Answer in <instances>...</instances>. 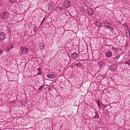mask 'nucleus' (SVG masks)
I'll return each instance as SVG.
<instances>
[{"mask_svg":"<svg viewBox=\"0 0 130 130\" xmlns=\"http://www.w3.org/2000/svg\"><path fill=\"white\" fill-rule=\"evenodd\" d=\"M2 51L0 50V55L2 54Z\"/></svg>","mask_w":130,"mask_h":130,"instance_id":"17","label":"nucleus"},{"mask_svg":"<svg viewBox=\"0 0 130 130\" xmlns=\"http://www.w3.org/2000/svg\"><path fill=\"white\" fill-rule=\"evenodd\" d=\"M99 117V116L98 115V114L96 113V115L94 117H95V118H98Z\"/></svg>","mask_w":130,"mask_h":130,"instance_id":"13","label":"nucleus"},{"mask_svg":"<svg viewBox=\"0 0 130 130\" xmlns=\"http://www.w3.org/2000/svg\"><path fill=\"white\" fill-rule=\"evenodd\" d=\"M41 74V73H40V72H39L38 74V75H40Z\"/></svg>","mask_w":130,"mask_h":130,"instance_id":"20","label":"nucleus"},{"mask_svg":"<svg viewBox=\"0 0 130 130\" xmlns=\"http://www.w3.org/2000/svg\"><path fill=\"white\" fill-rule=\"evenodd\" d=\"M124 25H125V24H124Z\"/></svg>","mask_w":130,"mask_h":130,"instance_id":"30","label":"nucleus"},{"mask_svg":"<svg viewBox=\"0 0 130 130\" xmlns=\"http://www.w3.org/2000/svg\"><path fill=\"white\" fill-rule=\"evenodd\" d=\"M13 48V46H11V47H10V49H12V48Z\"/></svg>","mask_w":130,"mask_h":130,"instance_id":"21","label":"nucleus"},{"mask_svg":"<svg viewBox=\"0 0 130 130\" xmlns=\"http://www.w3.org/2000/svg\"><path fill=\"white\" fill-rule=\"evenodd\" d=\"M9 14L8 12H4L2 15V17L3 19H6L9 18Z\"/></svg>","mask_w":130,"mask_h":130,"instance_id":"3","label":"nucleus"},{"mask_svg":"<svg viewBox=\"0 0 130 130\" xmlns=\"http://www.w3.org/2000/svg\"><path fill=\"white\" fill-rule=\"evenodd\" d=\"M126 63L130 65V60H129V61L126 62Z\"/></svg>","mask_w":130,"mask_h":130,"instance_id":"15","label":"nucleus"},{"mask_svg":"<svg viewBox=\"0 0 130 130\" xmlns=\"http://www.w3.org/2000/svg\"><path fill=\"white\" fill-rule=\"evenodd\" d=\"M6 36L4 33L1 32L0 33V40H4L6 38Z\"/></svg>","mask_w":130,"mask_h":130,"instance_id":"4","label":"nucleus"},{"mask_svg":"<svg viewBox=\"0 0 130 130\" xmlns=\"http://www.w3.org/2000/svg\"><path fill=\"white\" fill-rule=\"evenodd\" d=\"M128 55L130 56V52L129 53V54Z\"/></svg>","mask_w":130,"mask_h":130,"instance_id":"26","label":"nucleus"},{"mask_svg":"<svg viewBox=\"0 0 130 130\" xmlns=\"http://www.w3.org/2000/svg\"><path fill=\"white\" fill-rule=\"evenodd\" d=\"M78 57V54L76 53H74L71 54V57L73 58H76Z\"/></svg>","mask_w":130,"mask_h":130,"instance_id":"7","label":"nucleus"},{"mask_svg":"<svg viewBox=\"0 0 130 130\" xmlns=\"http://www.w3.org/2000/svg\"><path fill=\"white\" fill-rule=\"evenodd\" d=\"M38 69L39 71H40L41 70V69L40 68H38Z\"/></svg>","mask_w":130,"mask_h":130,"instance_id":"22","label":"nucleus"},{"mask_svg":"<svg viewBox=\"0 0 130 130\" xmlns=\"http://www.w3.org/2000/svg\"><path fill=\"white\" fill-rule=\"evenodd\" d=\"M43 86H42H42H41V87H40V88L39 89V90H40V89L42 88H43Z\"/></svg>","mask_w":130,"mask_h":130,"instance_id":"18","label":"nucleus"},{"mask_svg":"<svg viewBox=\"0 0 130 130\" xmlns=\"http://www.w3.org/2000/svg\"><path fill=\"white\" fill-rule=\"evenodd\" d=\"M2 3V0H0V6L1 5Z\"/></svg>","mask_w":130,"mask_h":130,"instance_id":"16","label":"nucleus"},{"mask_svg":"<svg viewBox=\"0 0 130 130\" xmlns=\"http://www.w3.org/2000/svg\"><path fill=\"white\" fill-rule=\"evenodd\" d=\"M1 13L0 12V17H1Z\"/></svg>","mask_w":130,"mask_h":130,"instance_id":"27","label":"nucleus"},{"mask_svg":"<svg viewBox=\"0 0 130 130\" xmlns=\"http://www.w3.org/2000/svg\"><path fill=\"white\" fill-rule=\"evenodd\" d=\"M42 24V23H41V24H40V25H41Z\"/></svg>","mask_w":130,"mask_h":130,"instance_id":"28","label":"nucleus"},{"mask_svg":"<svg viewBox=\"0 0 130 130\" xmlns=\"http://www.w3.org/2000/svg\"><path fill=\"white\" fill-rule=\"evenodd\" d=\"M98 63L100 66H102L104 64V63L102 61H100L98 62Z\"/></svg>","mask_w":130,"mask_h":130,"instance_id":"9","label":"nucleus"},{"mask_svg":"<svg viewBox=\"0 0 130 130\" xmlns=\"http://www.w3.org/2000/svg\"><path fill=\"white\" fill-rule=\"evenodd\" d=\"M47 77L48 78L51 79L54 78L55 77L54 74H48L47 75Z\"/></svg>","mask_w":130,"mask_h":130,"instance_id":"6","label":"nucleus"},{"mask_svg":"<svg viewBox=\"0 0 130 130\" xmlns=\"http://www.w3.org/2000/svg\"><path fill=\"white\" fill-rule=\"evenodd\" d=\"M128 33H129V35H130V32L129 31H128Z\"/></svg>","mask_w":130,"mask_h":130,"instance_id":"24","label":"nucleus"},{"mask_svg":"<svg viewBox=\"0 0 130 130\" xmlns=\"http://www.w3.org/2000/svg\"><path fill=\"white\" fill-rule=\"evenodd\" d=\"M112 54L111 52L110 51H108L106 52L105 54V55L106 57L108 58H109L111 56Z\"/></svg>","mask_w":130,"mask_h":130,"instance_id":"5","label":"nucleus"},{"mask_svg":"<svg viewBox=\"0 0 130 130\" xmlns=\"http://www.w3.org/2000/svg\"><path fill=\"white\" fill-rule=\"evenodd\" d=\"M124 25H125V24H124Z\"/></svg>","mask_w":130,"mask_h":130,"instance_id":"29","label":"nucleus"},{"mask_svg":"<svg viewBox=\"0 0 130 130\" xmlns=\"http://www.w3.org/2000/svg\"><path fill=\"white\" fill-rule=\"evenodd\" d=\"M20 52L22 54H27L28 52V49L26 47H22L20 50Z\"/></svg>","mask_w":130,"mask_h":130,"instance_id":"1","label":"nucleus"},{"mask_svg":"<svg viewBox=\"0 0 130 130\" xmlns=\"http://www.w3.org/2000/svg\"><path fill=\"white\" fill-rule=\"evenodd\" d=\"M71 6V3L69 1H66L63 4V6L66 8H68Z\"/></svg>","mask_w":130,"mask_h":130,"instance_id":"2","label":"nucleus"},{"mask_svg":"<svg viewBox=\"0 0 130 130\" xmlns=\"http://www.w3.org/2000/svg\"><path fill=\"white\" fill-rule=\"evenodd\" d=\"M75 64L76 65V66H78V67H79L80 66V64L79 63H75Z\"/></svg>","mask_w":130,"mask_h":130,"instance_id":"14","label":"nucleus"},{"mask_svg":"<svg viewBox=\"0 0 130 130\" xmlns=\"http://www.w3.org/2000/svg\"><path fill=\"white\" fill-rule=\"evenodd\" d=\"M16 1V0H9L10 2L11 3H15Z\"/></svg>","mask_w":130,"mask_h":130,"instance_id":"12","label":"nucleus"},{"mask_svg":"<svg viewBox=\"0 0 130 130\" xmlns=\"http://www.w3.org/2000/svg\"><path fill=\"white\" fill-rule=\"evenodd\" d=\"M95 25L98 27H100L102 26V24L101 23L98 22H96L95 23Z\"/></svg>","mask_w":130,"mask_h":130,"instance_id":"8","label":"nucleus"},{"mask_svg":"<svg viewBox=\"0 0 130 130\" xmlns=\"http://www.w3.org/2000/svg\"><path fill=\"white\" fill-rule=\"evenodd\" d=\"M44 20H43L42 22V24L44 22Z\"/></svg>","mask_w":130,"mask_h":130,"instance_id":"23","label":"nucleus"},{"mask_svg":"<svg viewBox=\"0 0 130 130\" xmlns=\"http://www.w3.org/2000/svg\"><path fill=\"white\" fill-rule=\"evenodd\" d=\"M45 20V18H43V20H44V21Z\"/></svg>","mask_w":130,"mask_h":130,"instance_id":"25","label":"nucleus"},{"mask_svg":"<svg viewBox=\"0 0 130 130\" xmlns=\"http://www.w3.org/2000/svg\"><path fill=\"white\" fill-rule=\"evenodd\" d=\"M119 58V56H116L115 57H113L112 58L113 59V60H115L116 59H118Z\"/></svg>","mask_w":130,"mask_h":130,"instance_id":"10","label":"nucleus"},{"mask_svg":"<svg viewBox=\"0 0 130 130\" xmlns=\"http://www.w3.org/2000/svg\"><path fill=\"white\" fill-rule=\"evenodd\" d=\"M105 27H107V28H109L110 27L109 26H105Z\"/></svg>","mask_w":130,"mask_h":130,"instance_id":"19","label":"nucleus"},{"mask_svg":"<svg viewBox=\"0 0 130 130\" xmlns=\"http://www.w3.org/2000/svg\"><path fill=\"white\" fill-rule=\"evenodd\" d=\"M96 103L98 105V106H100V100H96Z\"/></svg>","mask_w":130,"mask_h":130,"instance_id":"11","label":"nucleus"}]
</instances>
